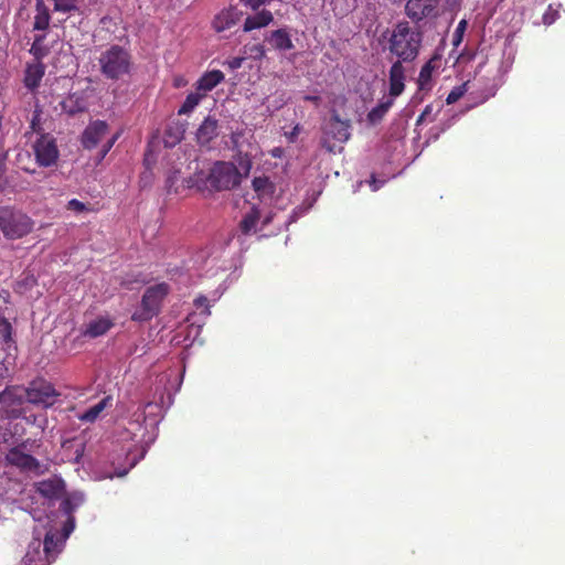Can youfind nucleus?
<instances>
[{
    "mask_svg": "<svg viewBox=\"0 0 565 565\" xmlns=\"http://www.w3.org/2000/svg\"><path fill=\"white\" fill-rule=\"evenodd\" d=\"M423 34L408 22L397 23L387 41V47L392 55L396 56V61L404 63L414 62L422 47Z\"/></svg>",
    "mask_w": 565,
    "mask_h": 565,
    "instance_id": "obj_1",
    "label": "nucleus"
},
{
    "mask_svg": "<svg viewBox=\"0 0 565 565\" xmlns=\"http://www.w3.org/2000/svg\"><path fill=\"white\" fill-rule=\"evenodd\" d=\"M269 1L270 0H239V2L243 6L248 7L254 11L258 10L259 7H262V6L269 3Z\"/></svg>",
    "mask_w": 565,
    "mask_h": 565,
    "instance_id": "obj_41",
    "label": "nucleus"
},
{
    "mask_svg": "<svg viewBox=\"0 0 565 565\" xmlns=\"http://www.w3.org/2000/svg\"><path fill=\"white\" fill-rule=\"evenodd\" d=\"M114 327L111 319L107 317H98L95 320L89 321L82 334L90 339H95L106 334Z\"/></svg>",
    "mask_w": 565,
    "mask_h": 565,
    "instance_id": "obj_19",
    "label": "nucleus"
},
{
    "mask_svg": "<svg viewBox=\"0 0 565 565\" xmlns=\"http://www.w3.org/2000/svg\"><path fill=\"white\" fill-rule=\"evenodd\" d=\"M45 74V65L41 61H34L32 63H28L24 71L23 83L24 86L30 90H35Z\"/></svg>",
    "mask_w": 565,
    "mask_h": 565,
    "instance_id": "obj_15",
    "label": "nucleus"
},
{
    "mask_svg": "<svg viewBox=\"0 0 565 565\" xmlns=\"http://www.w3.org/2000/svg\"><path fill=\"white\" fill-rule=\"evenodd\" d=\"M51 23V13L44 0H35V13L33 17V30L46 31Z\"/></svg>",
    "mask_w": 565,
    "mask_h": 565,
    "instance_id": "obj_21",
    "label": "nucleus"
},
{
    "mask_svg": "<svg viewBox=\"0 0 565 565\" xmlns=\"http://www.w3.org/2000/svg\"><path fill=\"white\" fill-rule=\"evenodd\" d=\"M4 173H6V163H4V160L0 158V179H2Z\"/></svg>",
    "mask_w": 565,
    "mask_h": 565,
    "instance_id": "obj_48",
    "label": "nucleus"
},
{
    "mask_svg": "<svg viewBox=\"0 0 565 565\" xmlns=\"http://www.w3.org/2000/svg\"><path fill=\"white\" fill-rule=\"evenodd\" d=\"M218 124L215 118L206 117L196 131L198 142L202 146L209 145L218 135Z\"/></svg>",
    "mask_w": 565,
    "mask_h": 565,
    "instance_id": "obj_18",
    "label": "nucleus"
},
{
    "mask_svg": "<svg viewBox=\"0 0 565 565\" xmlns=\"http://www.w3.org/2000/svg\"><path fill=\"white\" fill-rule=\"evenodd\" d=\"M60 106L62 111L66 113L70 116L83 113L87 108L85 98L78 93L68 94L60 103Z\"/></svg>",
    "mask_w": 565,
    "mask_h": 565,
    "instance_id": "obj_20",
    "label": "nucleus"
},
{
    "mask_svg": "<svg viewBox=\"0 0 565 565\" xmlns=\"http://www.w3.org/2000/svg\"><path fill=\"white\" fill-rule=\"evenodd\" d=\"M393 104L394 98L392 97L382 99L377 106H375L369 111V122L373 125L380 122L384 118L386 113L390 110V108L393 106Z\"/></svg>",
    "mask_w": 565,
    "mask_h": 565,
    "instance_id": "obj_26",
    "label": "nucleus"
},
{
    "mask_svg": "<svg viewBox=\"0 0 565 565\" xmlns=\"http://www.w3.org/2000/svg\"><path fill=\"white\" fill-rule=\"evenodd\" d=\"M350 121L342 120L337 111H333L323 125L321 146L328 152L334 153L337 150H342L343 143L350 139Z\"/></svg>",
    "mask_w": 565,
    "mask_h": 565,
    "instance_id": "obj_3",
    "label": "nucleus"
},
{
    "mask_svg": "<svg viewBox=\"0 0 565 565\" xmlns=\"http://www.w3.org/2000/svg\"><path fill=\"white\" fill-rule=\"evenodd\" d=\"M117 138H118V136L115 135L105 145H103V147L99 151V154H98V162H100L107 156V153L110 151V149L115 145Z\"/></svg>",
    "mask_w": 565,
    "mask_h": 565,
    "instance_id": "obj_39",
    "label": "nucleus"
},
{
    "mask_svg": "<svg viewBox=\"0 0 565 565\" xmlns=\"http://www.w3.org/2000/svg\"><path fill=\"white\" fill-rule=\"evenodd\" d=\"M117 138H118V136L115 135L105 145H103V147L99 151V154H98V162H100L107 156V153L110 151V149L115 145Z\"/></svg>",
    "mask_w": 565,
    "mask_h": 565,
    "instance_id": "obj_40",
    "label": "nucleus"
},
{
    "mask_svg": "<svg viewBox=\"0 0 565 565\" xmlns=\"http://www.w3.org/2000/svg\"><path fill=\"white\" fill-rule=\"evenodd\" d=\"M41 111L39 109H35L33 111V116H32V119H31V122H30V129L33 131V132H36L41 136V134H44L43 132V129L41 127Z\"/></svg>",
    "mask_w": 565,
    "mask_h": 565,
    "instance_id": "obj_37",
    "label": "nucleus"
},
{
    "mask_svg": "<svg viewBox=\"0 0 565 565\" xmlns=\"http://www.w3.org/2000/svg\"><path fill=\"white\" fill-rule=\"evenodd\" d=\"M244 61H245V57L235 56V57H232L231 60H228L226 62V64L232 71H235V70H238L242 67Z\"/></svg>",
    "mask_w": 565,
    "mask_h": 565,
    "instance_id": "obj_42",
    "label": "nucleus"
},
{
    "mask_svg": "<svg viewBox=\"0 0 565 565\" xmlns=\"http://www.w3.org/2000/svg\"><path fill=\"white\" fill-rule=\"evenodd\" d=\"M168 294L169 286L166 282L147 288L141 299L140 309L132 313L131 319L139 322L152 319L159 313L161 302Z\"/></svg>",
    "mask_w": 565,
    "mask_h": 565,
    "instance_id": "obj_6",
    "label": "nucleus"
},
{
    "mask_svg": "<svg viewBox=\"0 0 565 565\" xmlns=\"http://www.w3.org/2000/svg\"><path fill=\"white\" fill-rule=\"evenodd\" d=\"M108 134V125L103 120L90 122L82 135V145L85 149L95 148Z\"/></svg>",
    "mask_w": 565,
    "mask_h": 565,
    "instance_id": "obj_10",
    "label": "nucleus"
},
{
    "mask_svg": "<svg viewBox=\"0 0 565 565\" xmlns=\"http://www.w3.org/2000/svg\"><path fill=\"white\" fill-rule=\"evenodd\" d=\"M204 97V94H201L199 90L195 93H190L185 100L183 102L182 106L180 107L178 114L179 115H188L190 114L201 102V99Z\"/></svg>",
    "mask_w": 565,
    "mask_h": 565,
    "instance_id": "obj_31",
    "label": "nucleus"
},
{
    "mask_svg": "<svg viewBox=\"0 0 565 565\" xmlns=\"http://www.w3.org/2000/svg\"><path fill=\"white\" fill-rule=\"evenodd\" d=\"M249 169H250V162L247 161L246 162V167H245V173L247 174L249 172Z\"/></svg>",
    "mask_w": 565,
    "mask_h": 565,
    "instance_id": "obj_51",
    "label": "nucleus"
},
{
    "mask_svg": "<svg viewBox=\"0 0 565 565\" xmlns=\"http://www.w3.org/2000/svg\"><path fill=\"white\" fill-rule=\"evenodd\" d=\"M252 186L259 200L271 199L275 193L276 186L268 177H255L252 181Z\"/></svg>",
    "mask_w": 565,
    "mask_h": 565,
    "instance_id": "obj_24",
    "label": "nucleus"
},
{
    "mask_svg": "<svg viewBox=\"0 0 565 565\" xmlns=\"http://www.w3.org/2000/svg\"><path fill=\"white\" fill-rule=\"evenodd\" d=\"M430 113H431V106L427 105L425 107L424 111L417 118V125L422 124L424 121V119L426 118V116H428Z\"/></svg>",
    "mask_w": 565,
    "mask_h": 565,
    "instance_id": "obj_44",
    "label": "nucleus"
},
{
    "mask_svg": "<svg viewBox=\"0 0 565 565\" xmlns=\"http://www.w3.org/2000/svg\"><path fill=\"white\" fill-rule=\"evenodd\" d=\"M260 218V212L256 206H253L248 213H246L239 222V230L244 235L250 234L255 231L256 225Z\"/></svg>",
    "mask_w": 565,
    "mask_h": 565,
    "instance_id": "obj_27",
    "label": "nucleus"
},
{
    "mask_svg": "<svg viewBox=\"0 0 565 565\" xmlns=\"http://www.w3.org/2000/svg\"><path fill=\"white\" fill-rule=\"evenodd\" d=\"M224 81V74L218 70H213L203 74L196 82V90L206 94Z\"/></svg>",
    "mask_w": 565,
    "mask_h": 565,
    "instance_id": "obj_22",
    "label": "nucleus"
},
{
    "mask_svg": "<svg viewBox=\"0 0 565 565\" xmlns=\"http://www.w3.org/2000/svg\"><path fill=\"white\" fill-rule=\"evenodd\" d=\"M466 28V21L465 20H461L458 24V28H457V31H461V30H465Z\"/></svg>",
    "mask_w": 565,
    "mask_h": 565,
    "instance_id": "obj_49",
    "label": "nucleus"
},
{
    "mask_svg": "<svg viewBox=\"0 0 565 565\" xmlns=\"http://www.w3.org/2000/svg\"><path fill=\"white\" fill-rule=\"evenodd\" d=\"M66 209L73 211L75 213L90 212L93 209L87 206L85 203L78 201L77 199H72L67 202Z\"/></svg>",
    "mask_w": 565,
    "mask_h": 565,
    "instance_id": "obj_35",
    "label": "nucleus"
},
{
    "mask_svg": "<svg viewBox=\"0 0 565 565\" xmlns=\"http://www.w3.org/2000/svg\"><path fill=\"white\" fill-rule=\"evenodd\" d=\"M104 407H105V401H102L98 404H96V405L92 406L90 408H88L81 416V419L85 420V422H94L98 417L100 412L104 409Z\"/></svg>",
    "mask_w": 565,
    "mask_h": 565,
    "instance_id": "obj_33",
    "label": "nucleus"
},
{
    "mask_svg": "<svg viewBox=\"0 0 565 565\" xmlns=\"http://www.w3.org/2000/svg\"><path fill=\"white\" fill-rule=\"evenodd\" d=\"M543 20H544V23H546V24H550V23H552V22H553V19H550V18H548V14H544Z\"/></svg>",
    "mask_w": 565,
    "mask_h": 565,
    "instance_id": "obj_50",
    "label": "nucleus"
},
{
    "mask_svg": "<svg viewBox=\"0 0 565 565\" xmlns=\"http://www.w3.org/2000/svg\"><path fill=\"white\" fill-rule=\"evenodd\" d=\"M25 396L29 403L47 408L56 403L60 393L50 382L35 380L30 383Z\"/></svg>",
    "mask_w": 565,
    "mask_h": 565,
    "instance_id": "obj_7",
    "label": "nucleus"
},
{
    "mask_svg": "<svg viewBox=\"0 0 565 565\" xmlns=\"http://www.w3.org/2000/svg\"><path fill=\"white\" fill-rule=\"evenodd\" d=\"M23 563L24 565H50L52 563L50 556L42 547V541L40 539H33L30 542L23 557Z\"/></svg>",
    "mask_w": 565,
    "mask_h": 565,
    "instance_id": "obj_14",
    "label": "nucleus"
},
{
    "mask_svg": "<svg viewBox=\"0 0 565 565\" xmlns=\"http://www.w3.org/2000/svg\"><path fill=\"white\" fill-rule=\"evenodd\" d=\"M242 174L235 164L217 161L211 168L206 182L215 191L231 190L241 184Z\"/></svg>",
    "mask_w": 565,
    "mask_h": 565,
    "instance_id": "obj_5",
    "label": "nucleus"
},
{
    "mask_svg": "<svg viewBox=\"0 0 565 565\" xmlns=\"http://www.w3.org/2000/svg\"><path fill=\"white\" fill-rule=\"evenodd\" d=\"M382 184H383V181H377L374 177L372 178L371 186H372L373 191L379 190Z\"/></svg>",
    "mask_w": 565,
    "mask_h": 565,
    "instance_id": "obj_47",
    "label": "nucleus"
},
{
    "mask_svg": "<svg viewBox=\"0 0 565 565\" xmlns=\"http://www.w3.org/2000/svg\"><path fill=\"white\" fill-rule=\"evenodd\" d=\"M194 303L198 308L202 307V306H206L207 305V298L206 297H199L194 300Z\"/></svg>",
    "mask_w": 565,
    "mask_h": 565,
    "instance_id": "obj_46",
    "label": "nucleus"
},
{
    "mask_svg": "<svg viewBox=\"0 0 565 565\" xmlns=\"http://www.w3.org/2000/svg\"><path fill=\"white\" fill-rule=\"evenodd\" d=\"M438 60V56H434L423 65L417 81L419 89H425L429 86L431 75L434 70L437 67Z\"/></svg>",
    "mask_w": 565,
    "mask_h": 565,
    "instance_id": "obj_28",
    "label": "nucleus"
},
{
    "mask_svg": "<svg viewBox=\"0 0 565 565\" xmlns=\"http://www.w3.org/2000/svg\"><path fill=\"white\" fill-rule=\"evenodd\" d=\"M68 520H67V523L65 524L64 526V532H65V536H64V540L68 536L70 532L74 529V519L68 515Z\"/></svg>",
    "mask_w": 565,
    "mask_h": 565,
    "instance_id": "obj_43",
    "label": "nucleus"
},
{
    "mask_svg": "<svg viewBox=\"0 0 565 565\" xmlns=\"http://www.w3.org/2000/svg\"><path fill=\"white\" fill-rule=\"evenodd\" d=\"M64 539L57 536L56 533L47 532L42 541V547L50 556L51 562H54L57 554L61 552Z\"/></svg>",
    "mask_w": 565,
    "mask_h": 565,
    "instance_id": "obj_25",
    "label": "nucleus"
},
{
    "mask_svg": "<svg viewBox=\"0 0 565 565\" xmlns=\"http://www.w3.org/2000/svg\"><path fill=\"white\" fill-rule=\"evenodd\" d=\"M35 160L40 167H52L57 162L60 151L56 140L50 134H41L33 143Z\"/></svg>",
    "mask_w": 565,
    "mask_h": 565,
    "instance_id": "obj_8",
    "label": "nucleus"
},
{
    "mask_svg": "<svg viewBox=\"0 0 565 565\" xmlns=\"http://www.w3.org/2000/svg\"><path fill=\"white\" fill-rule=\"evenodd\" d=\"M435 9V0H408L405 6L406 14L416 22L433 15Z\"/></svg>",
    "mask_w": 565,
    "mask_h": 565,
    "instance_id": "obj_11",
    "label": "nucleus"
},
{
    "mask_svg": "<svg viewBox=\"0 0 565 565\" xmlns=\"http://www.w3.org/2000/svg\"><path fill=\"white\" fill-rule=\"evenodd\" d=\"M6 460L9 465L19 468L21 471H32L38 475L44 472V470L41 469L40 461L35 457L23 452L18 447L11 448L8 451Z\"/></svg>",
    "mask_w": 565,
    "mask_h": 565,
    "instance_id": "obj_9",
    "label": "nucleus"
},
{
    "mask_svg": "<svg viewBox=\"0 0 565 565\" xmlns=\"http://www.w3.org/2000/svg\"><path fill=\"white\" fill-rule=\"evenodd\" d=\"M466 93V84L454 87L446 98L448 105L458 102Z\"/></svg>",
    "mask_w": 565,
    "mask_h": 565,
    "instance_id": "obj_34",
    "label": "nucleus"
},
{
    "mask_svg": "<svg viewBox=\"0 0 565 565\" xmlns=\"http://www.w3.org/2000/svg\"><path fill=\"white\" fill-rule=\"evenodd\" d=\"M84 502V495L79 492H74L68 494L62 502H61V510L63 513L67 515H72V513Z\"/></svg>",
    "mask_w": 565,
    "mask_h": 565,
    "instance_id": "obj_30",
    "label": "nucleus"
},
{
    "mask_svg": "<svg viewBox=\"0 0 565 565\" xmlns=\"http://www.w3.org/2000/svg\"><path fill=\"white\" fill-rule=\"evenodd\" d=\"M45 34H35L30 53L34 56V61H41L50 53V49L45 45Z\"/></svg>",
    "mask_w": 565,
    "mask_h": 565,
    "instance_id": "obj_29",
    "label": "nucleus"
},
{
    "mask_svg": "<svg viewBox=\"0 0 565 565\" xmlns=\"http://www.w3.org/2000/svg\"><path fill=\"white\" fill-rule=\"evenodd\" d=\"M34 222L21 211L9 206L0 207V228L9 239L21 238L33 230Z\"/></svg>",
    "mask_w": 565,
    "mask_h": 565,
    "instance_id": "obj_4",
    "label": "nucleus"
},
{
    "mask_svg": "<svg viewBox=\"0 0 565 565\" xmlns=\"http://www.w3.org/2000/svg\"><path fill=\"white\" fill-rule=\"evenodd\" d=\"M34 488L43 498L56 499L64 492L65 483L62 479L53 478L36 482Z\"/></svg>",
    "mask_w": 565,
    "mask_h": 565,
    "instance_id": "obj_16",
    "label": "nucleus"
},
{
    "mask_svg": "<svg viewBox=\"0 0 565 565\" xmlns=\"http://www.w3.org/2000/svg\"><path fill=\"white\" fill-rule=\"evenodd\" d=\"M12 326L6 318H0V337L8 342L11 340Z\"/></svg>",
    "mask_w": 565,
    "mask_h": 565,
    "instance_id": "obj_36",
    "label": "nucleus"
},
{
    "mask_svg": "<svg viewBox=\"0 0 565 565\" xmlns=\"http://www.w3.org/2000/svg\"><path fill=\"white\" fill-rule=\"evenodd\" d=\"M98 64L102 75L111 81H118L129 75L132 66L130 53L117 44L100 53Z\"/></svg>",
    "mask_w": 565,
    "mask_h": 565,
    "instance_id": "obj_2",
    "label": "nucleus"
},
{
    "mask_svg": "<svg viewBox=\"0 0 565 565\" xmlns=\"http://www.w3.org/2000/svg\"><path fill=\"white\" fill-rule=\"evenodd\" d=\"M265 41L277 51H289L295 47L291 36L286 28L271 31L266 35Z\"/></svg>",
    "mask_w": 565,
    "mask_h": 565,
    "instance_id": "obj_17",
    "label": "nucleus"
},
{
    "mask_svg": "<svg viewBox=\"0 0 565 565\" xmlns=\"http://www.w3.org/2000/svg\"><path fill=\"white\" fill-rule=\"evenodd\" d=\"M273 13L269 10L264 9L254 15L247 17L245 19L243 30L244 32H250L255 29L267 26L273 21Z\"/></svg>",
    "mask_w": 565,
    "mask_h": 565,
    "instance_id": "obj_23",
    "label": "nucleus"
},
{
    "mask_svg": "<svg viewBox=\"0 0 565 565\" xmlns=\"http://www.w3.org/2000/svg\"><path fill=\"white\" fill-rule=\"evenodd\" d=\"M243 12L236 7L231 6L222 10L213 20V28L216 32H223L233 28L241 20Z\"/></svg>",
    "mask_w": 565,
    "mask_h": 565,
    "instance_id": "obj_12",
    "label": "nucleus"
},
{
    "mask_svg": "<svg viewBox=\"0 0 565 565\" xmlns=\"http://www.w3.org/2000/svg\"><path fill=\"white\" fill-rule=\"evenodd\" d=\"M54 11L60 13H75L79 12L81 0H53Z\"/></svg>",
    "mask_w": 565,
    "mask_h": 565,
    "instance_id": "obj_32",
    "label": "nucleus"
},
{
    "mask_svg": "<svg viewBox=\"0 0 565 565\" xmlns=\"http://www.w3.org/2000/svg\"><path fill=\"white\" fill-rule=\"evenodd\" d=\"M174 85L175 87H179L181 85V81H175Z\"/></svg>",
    "mask_w": 565,
    "mask_h": 565,
    "instance_id": "obj_52",
    "label": "nucleus"
},
{
    "mask_svg": "<svg viewBox=\"0 0 565 565\" xmlns=\"http://www.w3.org/2000/svg\"><path fill=\"white\" fill-rule=\"evenodd\" d=\"M303 99L306 102H311V103H313L316 105H319L320 102H321V98L318 95H306V96H303Z\"/></svg>",
    "mask_w": 565,
    "mask_h": 565,
    "instance_id": "obj_45",
    "label": "nucleus"
},
{
    "mask_svg": "<svg viewBox=\"0 0 565 565\" xmlns=\"http://www.w3.org/2000/svg\"><path fill=\"white\" fill-rule=\"evenodd\" d=\"M405 67L402 61H395L388 72L390 97L399 96L405 89Z\"/></svg>",
    "mask_w": 565,
    "mask_h": 565,
    "instance_id": "obj_13",
    "label": "nucleus"
},
{
    "mask_svg": "<svg viewBox=\"0 0 565 565\" xmlns=\"http://www.w3.org/2000/svg\"><path fill=\"white\" fill-rule=\"evenodd\" d=\"M247 49V46H245ZM248 52L250 57L255 60H260L266 56V50L263 44H254L248 47Z\"/></svg>",
    "mask_w": 565,
    "mask_h": 565,
    "instance_id": "obj_38",
    "label": "nucleus"
}]
</instances>
